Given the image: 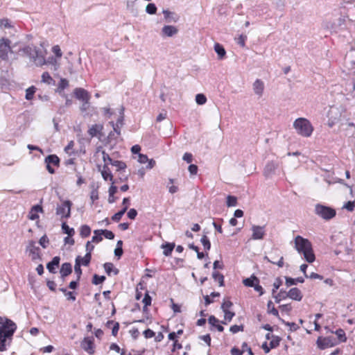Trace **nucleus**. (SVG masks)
Wrapping results in <instances>:
<instances>
[{"label": "nucleus", "mask_w": 355, "mask_h": 355, "mask_svg": "<svg viewBox=\"0 0 355 355\" xmlns=\"http://www.w3.org/2000/svg\"><path fill=\"white\" fill-rule=\"evenodd\" d=\"M16 329L17 325L13 321L0 316V352L6 350V345L10 344Z\"/></svg>", "instance_id": "f257e3e1"}, {"label": "nucleus", "mask_w": 355, "mask_h": 355, "mask_svg": "<svg viewBox=\"0 0 355 355\" xmlns=\"http://www.w3.org/2000/svg\"><path fill=\"white\" fill-rule=\"evenodd\" d=\"M295 248L300 253L304 255L305 260L309 263L315 261V254L312 248L311 243L301 236H295L294 239Z\"/></svg>", "instance_id": "f03ea898"}, {"label": "nucleus", "mask_w": 355, "mask_h": 355, "mask_svg": "<svg viewBox=\"0 0 355 355\" xmlns=\"http://www.w3.org/2000/svg\"><path fill=\"white\" fill-rule=\"evenodd\" d=\"M19 51H22L24 54L28 56L37 66H42L46 63H55L56 60L53 58H51V61H45L44 57L42 52L38 51L36 46H27L24 48H19Z\"/></svg>", "instance_id": "7ed1b4c3"}, {"label": "nucleus", "mask_w": 355, "mask_h": 355, "mask_svg": "<svg viewBox=\"0 0 355 355\" xmlns=\"http://www.w3.org/2000/svg\"><path fill=\"white\" fill-rule=\"evenodd\" d=\"M19 51H22L24 54L28 56L37 66H42L46 63H55L56 60L53 58H51V61H45L44 57L42 52L38 51L36 46H27L24 48H19Z\"/></svg>", "instance_id": "20e7f679"}, {"label": "nucleus", "mask_w": 355, "mask_h": 355, "mask_svg": "<svg viewBox=\"0 0 355 355\" xmlns=\"http://www.w3.org/2000/svg\"><path fill=\"white\" fill-rule=\"evenodd\" d=\"M293 128L296 132L304 137H309L313 131L311 122L305 118H298L293 122Z\"/></svg>", "instance_id": "39448f33"}, {"label": "nucleus", "mask_w": 355, "mask_h": 355, "mask_svg": "<svg viewBox=\"0 0 355 355\" xmlns=\"http://www.w3.org/2000/svg\"><path fill=\"white\" fill-rule=\"evenodd\" d=\"M328 125L332 128L335 125L341 126V123H345L347 121L344 116H343L342 109L337 107H331L328 112Z\"/></svg>", "instance_id": "423d86ee"}, {"label": "nucleus", "mask_w": 355, "mask_h": 355, "mask_svg": "<svg viewBox=\"0 0 355 355\" xmlns=\"http://www.w3.org/2000/svg\"><path fill=\"white\" fill-rule=\"evenodd\" d=\"M17 43L11 44L10 40L6 38H1L0 40V58L2 60H7L8 58V53H13Z\"/></svg>", "instance_id": "0eeeda50"}, {"label": "nucleus", "mask_w": 355, "mask_h": 355, "mask_svg": "<svg viewBox=\"0 0 355 355\" xmlns=\"http://www.w3.org/2000/svg\"><path fill=\"white\" fill-rule=\"evenodd\" d=\"M315 213L325 220H329L336 216L335 209L321 205L315 206Z\"/></svg>", "instance_id": "6e6552de"}, {"label": "nucleus", "mask_w": 355, "mask_h": 355, "mask_svg": "<svg viewBox=\"0 0 355 355\" xmlns=\"http://www.w3.org/2000/svg\"><path fill=\"white\" fill-rule=\"evenodd\" d=\"M72 203L69 200L64 201L61 205L56 207V214L61 218H68L71 215V207Z\"/></svg>", "instance_id": "1a4fd4ad"}, {"label": "nucleus", "mask_w": 355, "mask_h": 355, "mask_svg": "<svg viewBox=\"0 0 355 355\" xmlns=\"http://www.w3.org/2000/svg\"><path fill=\"white\" fill-rule=\"evenodd\" d=\"M316 343L318 348L324 349L333 347L335 345V339L333 337H319Z\"/></svg>", "instance_id": "9d476101"}, {"label": "nucleus", "mask_w": 355, "mask_h": 355, "mask_svg": "<svg viewBox=\"0 0 355 355\" xmlns=\"http://www.w3.org/2000/svg\"><path fill=\"white\" fill-rule=\"evenodd\" d=\"M74 95L80 101L85 102V104H89L90 95L89 92L83 88H76L74 89Z\"/></svg>", "instance_id": "9b49d317"}, {"label": "nucleus", "mask_w": 355, "mask_h": 355, "mask_svg": "<svg viewBox=\"0 0 355 355\" xmlns=\"http://www.w3.org/2000/svg\"><path fill=\"white\" fill-rule=\"evenodd\" d=\"M81 347L89 354L94 353V344L93 338H85L81 342Z\"/></svg>", "instance_id": "f8f14e48"}, {"label": "nucleus", "mask_w": 355, "mask_h": 355, "mask_svg": "<svg viewBox=\"0 0 355 355\" xmlns=\"http://www.w3.org/2000/svg\"><path fill=\"white\" fill-rule=\"evenodd\" d=\"M252 239L254 240L263 239L265 236V226L252 225Z\"/></svg>", "instance_id": "ddd939ff"}, {"label": "nucleus", "mask_w": 355, "mask_h": 355, "mask_svg": "<svg viewBox=\"0 0 355 355\" xmlns=\"http://www.w3.org/2000/svg\"><path fill=\"white\" fill-rule=\"evenodd\" d=\"M26 250L29 252L31 255V258L33 260H36L40 259V248L39 247L35 245V242L33 241H30L26 248Z\"/></svg>", "instance_id": "4468645a"}, {"label": "nucleus", "mask_w": 355, "mask_h": 355, "mask_svg": "<svg viewBox=\"0 0 355 355\" xmlns=\"http://www.w3.org/2000/svg\"><path fill=\"white\" fill-rule=\"evenodd\" d=\"M339 130L346 131V136L352 137L355 132V126L353 123L346 121L345 123H341Z\"/></svg>", "instance_id": "2eb2a0df"}, {"label": "nucleus", "mask_w": 355, "mask_h": 355, "mask_svg": "<svg viewBox=\"0 0 355 355\" xmlns=\"http://www.w3.org/2000/svg\"><path fill=\"white\" fill-rule=\"evenodd\" d=\"M278 164L277 163L274 162H268L263 169V175L266 178H270L275 173Z\"/></svg>", "instance_id": "dca6fc26"}, {"label": "nucleus", "mask_w": 355, "mask_h": 355, "mask_svg": "<svg viewBox=\"0 0 355 355\" xmlns=\"http://www.w3.org/2000/svg\"><path fill=\"white\" fill-rule=\"evenodd\" d=\"M252 88L254 94L258 96L259 98L261 97L264 90V83L260 79H257L253 85Z\"/></svg>", "instance_id": "f3484780"}, {"label": "nucleus", "mask_w": 355, "mask_h": 355, "mask_svg": "<svg viewBox=\"0 0 355 355\" xmlns=\"http://www.w3.org/2000/svg\"><path fill=\"white\" fill-rule=\"evenodd\" d=\"M178 33V29L171 25H165L162 28V35L166 37H173Z\"/></svg>", "instance_id": "a211bd4d"}, {"label": "nucleus", "mask_w": 355, "mask_h": 355, "mask_svg": "<svg viewBox=\"0 0 355 355\" xmlns=\"http://www.w3.org/2000/svg\"><path fill=\"white\" fill-rule=\"evenodd\" d=\"M288 296L289 298L300 301L302 298V294L300 289L297 288H292L288 291Z\"/></svg>", "instance_id": "6ab92c4d"}, {"label": "nucleus", "mask_w": 355, "mask_h": 355, "mask_svg": "<svg viewBox=\"0 0 355 355\" xmlns=\"http://www.w3.org/2000/svg\"><path fill=\"white\" fill-rule=\"evenodd\" d=\"M103 128V125L94 124V125H92L89 128V129L88 130V133L92 137H96L98 135H101V131H102Z\"/></svg>", "instance_id": "aec40b11"}, {"label": "nucleus", "mask_w": 355, "mask_h": 355, "mask_svg": "<svg viewBox=\"0 0 355 355\" xmlns=\"http://www.w3.org/2000/svg\"><path fill=\"white\" fill-rule=\"evenodd\" d=\"M101 173L105 180H109L110 181L113 182V175L107 164L103 165L102 169L101 170Z\"/></svg>", "instance_id": "412c9836"}, {"label": "nucleus", "mask_w": 355, "mask_h": 355, "mask_svg": "<svg viewBox=\"0 0 355 355\" xmlns=\"http://www.w3.org/2000/svg\"><path fill=\"white\" fill-rule=\"evenodd\" d=\"M123 116H121L116 123H114L113 121L110 122V124L113 128L114 132H116L118 136L121 135V128L123 124Z\"/></svg>", "instance_id": "4be33fe9"}, {"label": "nucleus", "mask_w": 355, "mask_h": 355, "mask_svg": "<svg viewBox=\"0 0 355 355\" xmlns=\"http://www.w3.org/2000/svg\"><path fill=\"white\" fill-rule=\"evenodd\" d=\"M163 14L164 15L165 19L168 23L172 21L176 22L179 19V17L175 12H171L168 10H164Z\"/></svg>", "instance_id": "5701e85b"}, {"label": "nucleus", "mask_w": 355, "mask_h": 355, "mask_svg": "<svg viewBox=\"0 0 355 355\" xmlns=\"http://www.w3.org/2000/svg\"><path fill=\"white\" fill-rule=\"evenodd\" d=\"M72 272L71 265L69 263H64L60 268V274L62 278L70 275Z\"/></svg>", "instance_id": "b1692460"}, {"label": "nucleus", "mask_w": 355, "mask_h": 355, "mask_svg": "<svg viewBox=\"0 0 355 355\" xmlns=\"http://www.w3.org/2000/svg\"><path fill=\"white\" fill-rule=\"evenodd\" d=\"M60 257H54L51 262L47 263L46 268L51 273L55 272V267H58L60 263Z\"/></svg>", "instance_id": "393cba45"}, {"label": "nucleus", "mask_w": 355, "mask_h": 355, "mask_svg": "<svg viewBox=\"0 0 355 355\" xmlns=\"http://www.w3.org/2000/svg\"><path fill=\"white\" fill-rule=\"evenodd\" d=\"M214 51L217 53L218 58L219 60H223L225 57L226 51L224 47L219 43H216L214 44Z\"/></svg>", "instance_id": "a878e982"}, {"label": "nucleus", "mask_w": 355, "mask_h": 355, "mask_svg": "<svg viewBox=\"0 0 355 355\" xmlns=\"http://www.w3.org/2000/svg\"><path fill=\"white\" fill-rule=\"evenodd\" d=\"M257 283H259V279L254 275L243 280V284L248 287H254Z\"/></svg>", "instance_id": "bb28decb"}, {"label": "nucleus", "mask_w": 355, "mask_h": 355, "mask_svg": "<svg viewBox=\"0 0 355 355\" xmlns=\"http://www.w3.org/2000/svg\"><path fill=\"white\" fill-rule=\"evenodd\" d=\"M103 268L108 275H111V273L113 272L114 275H117L119 273V270L114 268L113 263L107 262L104 263Z\"/></svg>", "instance_id": "cd10ccee"}, {"label": "nucleus", "mask_w": 355, "mask_h": 355, "mask_svg": "<svg viewBox=\"0 0 355 355\" xmlns=\"http://www.w3.org/2000/svg\"><path fill=\"white\" fill-rule=\"evenodd\" d=\"M286 285L289 287L292 285H295L297 282L303 283L304 282V279L303 277H297L296 279H293L291 277H286Z\"/></svg>", "instance_id": "c85d7f7f"}, {"label": "nucleus", "mask_w": 355, "mask_h": 355, "mask_svg": "<svg viewBox=\"0 0 355 355\" xmlns=\"http://www.w3.org/2000/svg\"><path fill=\"white\" fill-rule=\"evenodd\" d=\"M45 162L46 164H53L58 166L60 162L59 157L55 155H50L45 158Z\"/></svg>", "instance_id": "c756f323"}, {"label": "nucleus", "mask_w": 355, "mask_h": 355, "mask_svg": "<svg viewBox=\"0 0 355 355\" xmlns=\"http://www.w3.org/2000/svg\"><path fill=\"white\" fill-rule=\"evenodd\" d=\"M174 248H175L174 243L163 244L162 245V248L163 249V254L166 257L171 255Z\"/></svg>", "instance_id": "7c9ffc66"}, {"label": "nucleus", "mask_w": 355, "mask_h": 355, "mask_svg": "<svg viewBox=\"0 0 355 355\" xmlns=\"http://www.w3.org/2000/svg\"><path fill=\"white\" fill-rule=\"evenodd\" d=\"M80 266H81L80 256H78L76 259V263H75V266H74V270L77 275L78 280H79V279L80 278V276L82 275V270L80 268Z\"/></svg>", "instance_id": "2f4dec72"}, {"label": "nucleus", "mask_w": 355, "mask_h": 355, "mask_svg": "<svg viewBox=\"0 0 355 355\" xmlns=\"http://www.w3.org/2000/svg\"><path fill=\"white\" fill-rule=\"evenodd\" d=\"M91 234V228L87 225H83L80 227V234L82 237H87Z\"/></svg>", "instance_id": "473e14b6"}, {"label": "nucleus", "mask_w": 355, "mask_h": 355, "mask_svg": "<svg viewBox=\"0 0 355 355\" xmlns=\"http://www.w3.org/2000/svg\"><path fill=\"white\" fill-rule=\"evenodd\" d=\"M94 236H92V241H90L92 243H99L103 240L102 234L100 230H94Z\"/></svg>", "instance_id": "72a5a7b5"}, {"label": "nucleus", "mask_w": 355, "mask_h": 355, "mask_svg": "<svg viewBox=\"0 0 355 355\" xmlns=\"http://www.w3.org/2000/svg\"><path fill=\"white\" fill-rule=\"evenodd\" d=\"M212 277L216 280V281H218V283H219V285L220 286H223V282H224V277L222 274L216 272V271H214L213 273H212Z\"/></svg>", "instance_id": "f704fd0d"}, {"label": "nucleus", "mask_w": 355, "mask_h": 355, "mask_svg": "<svg viewBox=\"0 0 355 355\" xmlns=\"http://www.w3.org/2000/svg\"><path fill=\"white\" fill-rule=\"evenodd\" d=\"M274 297L275 299V302L279 303L282 300L288 297V292L281 290L277 295L274 296Z\"/></svg>", "instance_id": "c9c22d12"}, {"label": "nucleus", "mask_w": 355, "mask_h": 355, "mask_svg": "<svg viewBox=\"0 0 355 355\" xmlns=\"http://www.w3.org/2000/svg\"><path fill=\"white\" fill-rule=\"evenodd\" d=\"M62 229L64 234H68V236H71L74 234L75 231L73 228H70L66 223H63L62 224Z\"/></svg>", "instance_id": "e433bc0d"}, {"label": "nucleus", "mask_w": 355, "mask_h": 355, "mask_svg": "<svg viewBox=\"0 0 355 355\" xmlns=\"http://www.w3.org/2000/svg\"><path fill=\"white\" fill-rule=\"evenodd\" d=\"M200 242L202 244L205 250H209L211 248V244L208 237L206 235H203L200 239Z\"/></svg>", "instance_id": "4c0bfd02"}, {"label": "nucleus", "mask_w": 355, "mask_h": 355, "mask_svg": "<svg viewBox=\"0 0 355 355\" xmlns=\"http://www.w3.org/2000/svg\"><path fill=\"white\" fill-rule=\"evenodd\" d=\"M237 205V198L233 196H227V206L235 207Z\"/></svg>", "instance_id": "58836bf2"}, {"label": "nucleus", "mask_w": 355, "mask_h": 355, "mask_svg": "<svg viewBox=\"0 0 355 355\" xmlns=\"http://www.w3.org/2000/svg\"><path fill=\"white\" fill-rule=\"evenodd\" d=\"M105 280V277L102 275L99 276L96 274L94 275L93 279H92V284L95 285L100 284L103 283Z\"/></svg>", "instance_id": "ea45409f"}, {"label": "nucleus", "mask_w": 355, "mask_h": 355, "mask_svg": "<svg viewBox=\"0 0 355 355\" xmlns=\"http://www.w3.org/2000/svg\"><path fill=\"white\" fill-rule=\"evenodd\" d=\"M91 259L92 254L86 253L84 257H80V264L85 266H87L90 263Z\"/></svg>", "instance_id": "a19ab883"}, {"label": "nucleus", "mask_w": 355, "mask_h": 355, "mask_svg": "<svg viewBox=\"0 0 355 355\" xmlns=\"http://www.w3.org/2000/svg\"><path fill=\"white\" fill-rule=\"evenodd\" d=\"M111 164L112 166H114L117 168V171H120V170H123L126 168V164L123 162H121V161H118V160H115V161H112V163H111Z\"/></svg>", "instance_id": "79ce46f5"}, {"label": "nucleus", "mask_w": 355, "mask_h": 355, "mask_svg": "<svg viewBox=\"0 0 355 355\" xmlns=\"http://www.w3.org/2000/svg\"><path fill=\"white\" fill-rule=\"evenodd\" d=\"M146 12L150 15H154L157 12V7L154 3H148L146 7Z\"/></svg>", "instance_id": "37998d69"}, {"label": "nucleus", "mask_w": 355, "mask_h": 355, "mask_svg": "<svg viewBox=\"0 0 355 355\" xmlns=\"http://www.w3.org/2000/svg\"><path fill=\"white\" fill-rule=\"evenodd\" d=\"M196 101L198 105H204L207 102V98L202 94H198L196 96Z\"/></svg>", "instance_id": "c03bdc74"}, {"label": "nucleus", "mask_w": 355, "mask_h": 355, "mask_svg": "<svg viewBox=\"0 0 355 355\" xmlns=\"http://www.w3.org/2000/svg\"><path fill=\"white\" fill-rule=\"evenodd\" d=\"M53 79L48 72H44L42 75V82L50 85Z\"/></svg>", "instance_id": "a18cd8bd"}, {"label": "nucleus", "mask_w": 355, "mask_h": 355, "mask_svg": "<svg viewBox=\"0 0 355 355\" xmlns=\"http://www.w3.org/2000/svg\"><path fill=\"white\" fill-rule=\"evenodd\" d=\"M35 92V87H31L26 90V98L27 100H31L33 97L34 93Z\"/></svg>", "instance_id": "49530a36"}, {"label": "nucleus", "mask_w": 355, "mask_h": 355, "mask_svg": "<svg viewBox=\"0 0 355 355\" xmlns=\"http://www.w3.org/2000/svg\"><path fill=\"white\" fill-rule=\"evenodd\" d=\"M268 312L271 314H272L273 315L275 316H279V313H278V311L274 307V306L272 305V302L271 301H269L268 302Z\"/></svg>", "instance_id": "de8ad7c7"}, {"label": "nucleus", "mask_w": 355, "mask_h": 355, "mask_svg": "<svg viewBox=\"0 0 355 355\" xmlns=\"http://www.w3.org/2000/svg\"><path fill=\"white\" fill-rule=\"evenodd\" d=\"M101 232L102 235H103L106 239L112 240L114 238V233L107 230H100Z\"/></svg>", "instance_id": "09e8293b"}, {"label": "nucleus", "mask_w": 355, "mask_h": 355, "mask_svg": "<svg viewBox=\"0 0 355 355\" xmlns=\"http://www.w3.org/2000/svg\"><path fill=\"white\" fill-rule=\"evenodd\" d=\"M0 26L10 28L12 27V25L11 24L10 20L5 18V19H0Z\"/></svg>", "instance_id": "8fccbe9b"}, {"label": "nucleus", "mask_w": 355, "mask_h": 355, "mask_svg": "<svg viewBox=\"0 0 355 355\" xmlns=\"http://www.w3.org/2000/svg\"><path fill=\"white\" fill-rule=\"evenodd\" d=\"M336 334L337 335L338 338H339V340L340 341H342V342L346 341L347 338L345 336V333L343 329H338L336 331Z\"/></svg>", "instance_id": "3c124183"}, {"label": "nucleus", "mask_w": 355, "mask_h": 355, "mask_svg": "<svg viewBox=\"0 0 355 355\" xmlns=\"http://www.w3.org/2000/svg\"><path fill=\"white\" fill-rule=\"evenodd\" d=\"M101 153L103 155V160L105 162V164H107V165L108 164H111L113 160L110 158V155L107 153H106L104 150H103Z\"/></svg>", "instance_id": "603ef678"}, {"label": "nucleus", "mask_w": 355, "mask_h": 355, "mask_svg": "<svg viewBox=\"0 0 355 355\" xmlns=\"http://www.w3.org/2000/svg\"><path fill=\"white\" fill-rule=\"evenodd\" d=\"M68 86H69L68 80L64 78H61L60 81L59 83L58 89L62 90V89L67 88Z\"/></svg>", "instance_id": "864d4df0"}, {"label": "nucleus", "mask_w": 355, "mask_h": 355, "mask_svg": "<svg viewBox=\"0 0 355 355\" xmlns=\"http://www.w3.org/2000/svg\"><path fill=\"white\" fill-rule=\"evenodd\" d=\"M355 207V202L354 201H348L346 204L343 205L344 209H346L347 210L352 211L354 210V208Z\"/></svg>", "instance_id": "5fc2aeb1"}, {"label": "nucleus", "mask_w": 355, "mask_h": 355, "mask_svg": "<svg viewBox=\"0 0 355 355\" xmlns=\"http://www.w3.org/2000/svg\"><path fill=\"white\" fill-rule=\"evenodd\" d=\"M230 331L233 333L236 334L240 331H243V325H233L230 327Z\"/></svg>", "instance_id": "6e6d98bb"}, {"label": "nucleus", "mask_w": 355, "mask_h": 355, "mask_svg": "<svg viewBox=\"0 0 355 355\" xmlns=\"http://www.w3.org/2000/svg\"><path fill=\"white\" fill-rule=\"evenodd\" d=\"M232 306V302L230 300L224 301L221 305L223 311H229L228 309Z\"/></svg>", "instance_id": "4d7b16f0"}, {"label": "nucleus", "mask_w": 355, "mask_h": 355, "mask_svg": "<svg viewBox=\"0 0 355 355\" xmlns=\"http://www.w3.org/2000/svg\"><path fill=\"white\" fill-rule=\"evenodd\" d=\"M142 302L144 304V308L150 305L151 304V297L148 295V293H146L144 297L142 300Z\"/></svg>", "instance_id": "13d9d810"}, {"label": "nucleus", "mask_w": 355, "mask_h": 355, "mask_svg": "<svg viewBox=\"0 0 355 355\" xmlns=\"http://www.w3.org/2000/svg\"><path fill=\"white\" fill-rule=\"evenodd\" d=\"M264 259H266L268 262H270V263H272L273 264L277 265L280 268L283 267V266H284V258H283V257H281L279 260L277 262H275V261H273L272 260L269 259L268 257H265Z\"/></svg>", "instance_id": "bf43d9fd"}, {"label": "nucleus", "mask_w": 355, "mask_h": 355, "mask_svg": "<svg viewBox=\"0 0 355 355\" xmlns=\"http://www.w3.org/2000/svg\"><path fill=\"white\" fill-rule=\"evenodd\" d=\"M224 312V319L228 322L231 321L232 318L234 316V313L230 311H226Z\"/></svg>", "instance_id": "052dcab7"}, {"label": "nucleus", "mask_w": 355, "mask_h": 355, "mask_svg": "<svg viewBox=\"0 0 355 355\" xmlns=\"http://www.w3.org/2000/svg\"><path fill=\"white\" fill-rule=\"evenodd\" d=\"M49 241L48 237L46 235H44L40 238L39 243L42 248H46V244L49 243Z\"/></svg>", "instance_id": "680f3d73"}, {"label": "nucleus", "mask_w": 355, "mask_h": 355, "mask_svg": "<svg viewBox=\"0 0 355 355\" xmlns=\"http://www.w3.org/2000/svg\"><path fill=\"white\" fill-rule=\"evenodd\" d=\"M247 39L246 35H241L237 39V43L242 47L245 45V40Z\"/></svg>", "instance_id": "e2e57ef3"}, {"label": "nucleus", "mask_w": 355, "mask_h": 355, "mask_svg": "<svg viewBox=\"0 0 355 355\" xmlns=\"http://www.w3.org/2000/svg\"><path fill=\"white\" fill-rule=\"evenodd\" d=\"M137 211L135 209H130L128 212V217L131 220H134L135 218V217L137 216Z\"/></svg>", "instance_id": "0e129e2a"}, {"label": "nucleus", "mask_w": 355, "mask_h": 355, "mask_svg": "<svg viewBox=\"0 0 355 355\" xmlns=\"http://www.w3.org/2000/svg\"><path fill=\"white\" fill-rule=\"evenodd\" d=\"M52 51L55 54V55L58 58H61L62 57V51H61V49L59 47V46L56 45V46H54L53 48H52Z\"/></svg>", "instance_id": "69168bd1"}, {"label": "nucleus", "mask_w": 355, "mask_h": 355, "mask_svg": "<svg viewBox=\"0 0 355 355\" xmlns=\"http://www.w3.org/2000/svg\"><path fill=\"white\" fill-rule=\"evenodd\" d=\"M188 170L191 175H196L198 172V166L195 164H190L189 166Z\"/></svg>", "instance_id": "338daca9"}, {"label": "nucleus", "mask_w": 355, "mask_h": 355, "mask_svg": "<svg viewBox=\"0 0 355 355\" xmlns=\"http://www.w3.org/2000/svg\"><path fill=\"white\" fill-rule=\"evenodd\" d=\"M94 248V246L92 244V242L87 241L86 243V245H85V250H86L87 253H89V254H91Z\"/></svg>", "instance_id": "774afa93"}]
</instances>
